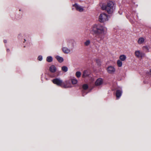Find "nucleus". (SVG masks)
<instances>
[{
    "label": "nucleus",
    "mask_w": 151,
    "mask_h": 151,
    "mask_svg": "<svg viewBox=\"0 0 151 151\" xmlns=\"http://www.w3.org/2000/svg\"><path fill=\"white\" fill-rule=\"evenodd\" d=\"M71 82L73 84H76L77 83L78 81L76 79H73L71 80Z\"/></svg>",
    "instance_id": "obj_22"
},
{
    "label": "nucleus",
    "mask_w": 151,
    "mask_h": 151,
    "mask_svg": "<svg viewBox=\"0 0 151 151\" xmlns=\"http://www.w3.org/2000/svg\"><path fill=\"white\" fill-rule=\"evenodd\" d=\"M99 20L101 23L106 22L108 20V16L105 13H101L99 16Z\"/></svg>",
    "instance_id": "obj_3"
},
{
    "label": "nucleus",
    "mask_w": 151,
    "mask_h": 151,
    "mask_svg": "<svg viewBox=\"0 0 151 151\" xmlns=\"http://www.w3.org/2000/svg\"><path fill=\"white\" fill-rule=\"evenodd\" d=\"M72 87L71 85L70 82L68 81H66L65 82H63L62 87L64 88H70Z\"/></svg>",
    "instance_id": "obj_7"
},
{
    "label": "nucleus",
    "mask_w": 151,
    "mask_h": 151,
    "mask_svg": "<svg viewBox=\"0 0 151 151\" xmlns=\"http://www.w3.org/2000/svg\"><path fill=\"white\" fill-rule=\"evenodd\" d=\"M73 6L75 7L77 11L79 12H81L84 10L83 7L81 6L76 3L73 4Z\"/></svg>",
    "instance_id": "obj_8"
},
{
    "label": "nucleus",
    "mask_w": 151,
    "mask_h": 151,
    "mask_svg": "<svg viewBox=\"0 0 151 151\" xmlns=\"http://www.w3.org/2000/svg\"><path fill=\"white\" fill-rule=\"evenodd\" d=\"M122 93V91L121 90H117L116 92V96L118 98H119L121 96Z\"/></svg>",
    "instance_id": "obj_16"
},
{
    "label": "nucleus",
    "mask_w": 151,
    "mask_h": 151,
    "mask_svg": "<svg viewBox=\"0 0 151 151\" xmlns=\"http://www.w3.org/2000/svg\"><path fill=\"white\" fill-rule=\"evenodd\" d=\"M145 39L143 37H140L139 38L138 41V43L139 44H141L144 43L145 42Z\"/></svg>",
    "instance_id": "obj_17"
},
{
    "label": "nucleus",
    "mask_w": 151,
    "mask_h": 151,
    "mask_svg": "<svg viewBox=\"0 0 151 151\" xmlns=\"http://www.w3.org/2000/svg\"><path fill=\"white\" fill-rule=\"evenodd\" d=\"M90 32L96 35L94 40L100 43L104 37V35L107 32L106 28L100 24H94L93 25L90 29Z\"/></svg>",
    "instance_id": "obj_1"
},
{
    "label": "nucleus",
    "mask_w": 151,
    "mask_h": 151,
    "mask_svg": "<svg viewBox=\"0 0 151 151\" xmlns=\"http://www.w3.org/2000/svg\"><path fill=\"white\" fill-rule=\"evenodd\" d=\"M134 55L136 57L141 59L145 55L144 53L139 50H136L134 52Z\"/></svg>",
    "instance_id": "obj_4"
},
{
    "label": "nucleus",
    "mask_w": 151,
    "mask_h": 151,
    "mask_svg": "<svg viewBox=\"0 0 151 151\" xmlns=\"http://www.w3.org/2000/svg\"><path fill=\"white\" fill-rule=\"evenodd\" d=\"M57 68L54 65H52L49 68V70L52 73L55 72L57 70Z\"/></svg>",
    "instance_id": "obj_12"
},
{
    "label": "nucleus",
    "mask_w": 151,
    "mask_h": 151,
    "mask_svg": "<svg viewBox=\"0 0 151 151\" xmlns=\"http://www.w3.org/2000/svg\"><path fill=\"white\" fill-rule=\"evenodd\" d=\"M114 4L112 1H109L107 3V5H103L101 8L103 10H106L109 14H111L113 12L114 8Z\"/></svg>",
    "instance_id": "obj_2"
},
{
    "label": "nucleus",
    "mask_w": 151,
    "mask_h": 151,
    "mask_svg": "<svg viewBox=\"0 0 151 151\" xmlns=\"http://www.w3.org/2000/svg\"><path fill=\"white\" fill-rule=\"evenodd\" d=\"M4 42L5 43V42H6V40H4Z\"/></svg>",
    "instance_id": "obj_27"
},
{
    "label": "nucleus",
    "mask_w": 151,
    "mask_h": 151,
    "mask_svg": "<svg viewBox=\"0 0 151 151\" xmlns=\"http://www.w3.org/2000/svg\"><path fill=\"white\" fill-rule=\"evenodd\" d=\"M46 60L48 62H51L52 61V58L51 56H48Z\"/></svg>",
    "instance_id": "obj_21"
},
{
    "label": "nucleus",
    "mask_w": 151,
    "mask_h": 151,
    "mask_svg": "<svg viewBox=\"0 0 151 151\" xmlns=\"http://www.w3.org/2000/svg\"><path fill=\"white\" fill-rule=\"evenodd\" d=\"M103 83V80L101 78H98L96 81L95 84L96 86H100Z\"/></svg>",
    "instance_id": "obj_10"
},
{
    "label": "nucleus",
    "mask_w": 151,
    "mask_h": 151,
    "mask_svg": "<svg viewBox=\"0 0 151 151\" xmlns=\"http://www.w3.org/2000/svg\"><path fill=\"white\" fill-rule=\"evenodd\" d=\"M150 73L151 74V69L150 70Z\"/></svg>",
    "instance_id": "obj_28"
},
{
    "label": "nucleus",
    "mask_w": 151,
    "mask_h": 151,
    "mask_svg": "<svg viewBox=\"0 0 151 151\" xmlns=\"http://www.w3.org/2000/svg\"><path fill=\"white\" fill-rule=\"evenodd\" d=\"M122 61H121L120 60H118L117 61V64L119 67H120L122 66Z\"/></svg>",
    "instance_id": "obj_19"
},
{
    "label": "nucleus",
    "mask_w": 151,
    "mask_h": 151,
    "mask_svg": "<svg viewBox=\"0 0 151 151\" xmlns=\"http://www.w3.org/2000/svg\"><path fill=\"white\" fill-rule=\"evenodd\" d=\"M96 63H97L98 65H100L101 63V62L100 60L98 59L96 60Z\"/></svg>",
    "instance_id": "obj_25"
},
{
    "label": "nucleus",
    "mask_w": 151,
    "mask_h": 151,
    "mask_svg": "<svg viewBox=\"0 0 151 151\" xmlns=\"http://www.w3.org/2000/svg\"><path fill=\"white\" fill-rule=\"evenodd\" d=\"M89 72L88 70H86L83 71L82 77L83 78H84L88 76H89Z\"/></svg>",
    "instance_id": "obj_13"
},
{
    "label": "nucleus",
    "mask_w": 151,
    "mask_h": 151,
    "mask_svg": "<svg viewBox=\"0 0 151 151\" xmlns=\"http://www.w3.org/2000/svg\"><path fill=\"white\" fill-rule=\"evenodd\" d=\"M91 40L88 39L86 40L84 42V45L86 47L88 46L91 44Z\"/></svg>",
    "instance_id": "obj_15"
},
{
    "label": "nucleus",
    "mask_w": 151,
    "mask_h": 151,
    "mask_svg": "<svg viewBox=\"0 0 151 151\" xmlns=\"http://www.w3.org/2000/svg\"><path fill=\"white\" fill-rule=\"evenodd\" d=\"M56 58L60 63H62L63 61V58L59 56H56Z\"/></svg>",
    "instance_id": "obj_18"
},
{
    "label": "nucleus",
    "mask_w": 151,
    "mask_h": 151,
    "mask_svg": "<svg viewBox=\"0 0 151 151\" xmlns=\"http://www.w3.org/2000/svg\"><path fill=\"white\" fill-rule=\"evenodd\" d=\"M106 70L109 73L113 74L116 71V69L114 66L110 65L107 67Z\"/></svg>",
    "instance_id": "obj_5"
},
{
    "label": "nucleus",
    "mask_w": 151,
    "mask_h": 151,
    "mask_svg": "<svg viewBox=\"0 0 151 151\" xmlns=\"http://www.w3.org/2000/svg\"><path fill=\"white\" fill-rule=\"evenodd\" d=\"M61 70L63 71L66 72L68 70V68L66 66H63L61 68Z\"/></svg>",
    "instance_id": "obj_20"
},
{
    "label": "nucleus",
    "mask_w": 151,
    "mask_h": 151,
    "mask_svg": "<svg viewBox=\"0 0 151 151\" xmlns=\"http://www.w3.org/2000/svg\"><path fill=\"white\" fill-rule=\"evenodd\" d=\"M70 48H68L66 47H63L62 48L63 52L65 54H68L70 52L71 50Z\"/></svg>",
    "instance_id": "obj_11"
},
{
    "label": "nucleus",
    "mask_w": 151,
    "mask_h": 151,
    "mask_svg": "<svg viewBox=\"0 0 151 151\" xmlns=\"http://www.w3.org/2000/svg\"><path fill=\"white\" fill-rule=\"evenodd\" d=\"M81 73L79 71H77L76 73V75L78 78H79L81 76Z\"/></svg>",
    "instance_id": "obj_23"
},
{
    "label": "nucleus",
    "mask_w": 151,
    "mask_h": 151,
    "mask_svg": "<svg viewBox=\"0 0 151 151\" xmlns=\"http://www.w3.org/2000/svg\"><path fill=\"white\" fill-rule=\"evenodd\" d=\"M53 83L58 86L62 87L63 81L62 80L59 78H56L52 80Z\"/></svg>",
    "instance_id": "obj_6"
},
{
    "label": "nucleus",
    "mask_w": 151,
    "mask_h": 151,
    "mask_svg": "<svg viewBox=\"0 0 151 151\" xmlns=\"http://www.w3.org/2000/svg\"><path fill=\"white\" fill-rule=\"evenodd\" d=\"M38 60L39 61H41L42 60V56L41 55H39L37 58Z\"/></svg>",
    "instance_id": "obj_26"
},
{
    "label": "nucleus",
    "mask_w": 151,
    "mask_h": 151,
    "mask_svg": "<svg viewBox=\"0 0 151 151\" xmlns=\"http://www.w3.org/2000/svg\"><path fill=\"white\" fill-rule=\"evenodd\" d=\"M74 41L72 40H68L67 42V45L70 48H72L74 46Z\"/></svg>",
    "instance_id": "obj_9"
},
{
    "label": "nucleus",
    "mask_w": 151,
    "mask_h": 151,
    "mask_svg": "<svg viewBox=\"0 0 151 151\" xmlns=\"http://www.w3.org/2000/svg\"><path fill=\"white\" fill-rule=\"evenodd\" d=\"M126 56L124 55H121L119 57V60L122 61H124L126 59Z\"/></svg>",
    "instance_id": "obj_14"
},
{
    "label": "nucleus",
    "mask_w": 151,
    "mask_h": 151,
    "mask_svg": "<svg viewBox=\"0 0 151 151\" xmlns=\"http://www.w3.org/2000/svg\"><path fill=\"white\" fill-rule=\"evenodd\" d=\"M83 89L86 90L88 88V86L87 84H84L83 86Z\"/></svg>",
    "instance_id": "obj_24"
}]
</instances>
